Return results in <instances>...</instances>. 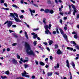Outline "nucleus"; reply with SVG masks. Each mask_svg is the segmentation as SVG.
Segmentation results:
<instances>
[{"mask_svg":"<svg viewBox=\"0 0 79 79\" xmlns=\"http://www.w3.org/2000/svg\"><path fill=\"white\" fill-rule=\"evenodd\" d=\"M74 11L73 12V15H75L76 13H77V10H73Z\"/></svg>","mask_w":79,"mask_h":79,"instance_id":"aec40b11","label":"nucleus"},{"mask_svg":"<svg viewBox=\"0 0 79 79\" xmlns=\"http://www.w3.org/2000/svg\"><path fill=\"white\" fill-rule=\"evenodd\" d=\"M1 78H2L3 79H5L6 78V76H5L4 77H3V76H1Z\"/></svg>","mask_w":79,"mask_h":79,"instance_id":"f704fd0d","label":"nucleus"},{"mask_svg":"<svg viewBox=\"0 0 79 79\" xmlns=\"http://www.w3.org/2000/svg\"><path fill=\"white\" fill-rule=\"evenodd\" d=\"M40 11H44V9H41Z\"/></svg>","mask_w":79,"mask_h":79,"instance_id":"bf43d9fd","label":"nucleus"},{"mask_svg":"<svg viewBox=\"0 0 79 79\" xmlns=\"http://www.w3.org/2000/svg\"><path fill=\"white\" fill-rule=\"evenodd\" d=\"M25 46L26 48H27L26 52L29 55H32V56H35V53L32 50H31V48L30 45L27 42H25Z\"/></svg>","mask_w":79,"mask_h":79,"instance_id":"f257e3e1","label":"nucleus"},{"mask_svg":"<svg viewBox=\"0 0 79 79\" xmlns=\"http://www.w3.org/2000/svg\"><path fill=\"white\" fill-rule=\"evenodd\" d=\"M17 56L18 59H20V56L18 55V54H17Z\"/></svg>","mask_w":79,"mask_h":79,"instance_id":"72a5a7b5","label":"nucleus"},{"mask_svg":"<svg viewBox=\"0 0 79 79\" xmlns=\"http://www.w3.org/2000/svg\"><path fill=\"white\" fill-rule=\"evenodd\" d=\"M7 23V26L8 27H11V26L13 24L12 22L11 21H7L4 23V24H6Z\"/></svg>","mask_w":79,"mask_h":79,"instance_id":"20e7f679","label":"nucleus"},{"mask_svg":"<svg viewBox=\"0 0 79 79\" xmlns=\"http://www.w3.org/2000/svg\"><path fill=\"white\" fill-rule=\"evenodd\" d=\"M48 42H49V45H52V44L53 43V41L51 40H49L48 41Z\"/></svg>","mask_w":79,"mask_h":79,"instance_id":"4468645a","label":"nucleus"},{"mask_svg":"<svg viewBox=\"0 0 79 79\" xmlns=\"http://www.w3.org/2000/svg\"><path fill=\"white\" fill-rule=\"evenodd\" d=\"M47 49L48 50V51H49V52H50V48H47Z\"/></svg>","mask_w":79,"mask_h":79,"instance_id":"69168bd1","label":"nucleus"},{"mask_svg":"<svg viewBox=\"0 0 79 79\" xmlns=\"http://www.w3.org/2000/svg\"><path fill=\"white\" fill-rule=\"evenodd\" d=\"M67 50H70L71 51L73 50V48H70V47H67Z\"/></svg>","mask_w":79,"mask_h":79,"instance_id":"b1692460","label":"nucleus"},{"mask_svg":"<svg viewBox=\"0 0 79 79\" xmlns=\"http://www.w3.org/2000/svg\"><path fill=\"white\" fill-rule=\"evenodd\" d=\"M1 3H3L4 2V0H1Z\"/></svg>","mask_w":79,"mask_h":79,"instance_id":"ea45409f","label":"nucleus"},{"mask_svg":"<svg viewBox=\"0 0 79 79\" xmlns=\"http://www.w3.org/2000/svg\"><path fill=\"white\" fill-rule=\"evenodd\" d=\"M14 19L15 21L17 22V23H18V22H21V20H20L19 19V18H17L16 17H15L14 18Z\"/></svg>","mask_w":79,"mask_h":79,"instance_id":"0eeeda50","label":"nucleus"},{"mask_svg":"<svg viewBox=\"0 0 79 79\" xmlns=\"http://www.w3.org/2000/svg\"><path fill=\"white\" fill-rule=\"evenodd\" d=\"M31 35H33V38L34 39H36L37 37V39L38 40H40L41 39L39 37H37V34H35V33L34 32L32 33H31Z\"/></svg>","mask_w":79,"mask_h":79,"instance_id":"7ed1b4c3","label":"nucleus"},{"mask_svg":"<svg viewBox=\"0 0 79 79\" xmlns=\"http://www.w3.org/2000/svg\"><path fill=\"white\" fill-rule=\"evenodd\" d=\"M50 60H53V57H52V56H50Z\"/></svg>","mask_w":79,"mask_h":79,"instance_id":"4c0bfd02","label":"nucleus"},{"mask_svg":"<svg viewBox=\"0 0 79 79\" xmlns=\"http://www.w3.org/2000/svg\"><path fill=\"white\" fill-rule=\"evenodd\" d=\"M6 50V49L5 48H4L2 50V52H5Z\"/></svg>","mask_w":79,"mask_h":79,"instance_id":"338daca9","label":"nucleus"},{"mask_svg":"<svg viewBox=\"0 0 79 79\" xmlns=\"http://www.w3.org/2000/svg\"><path fill=\"white\" fill-rule=\"evenodd\" d=\"M49 12L51 14H53V13H54V11H53V10H49Z\"/></svg>","mask_w":79,"mask_h":79,"instance_id":"6ab92c4d","label":"nucleus"},{"mask_svg":"<svg viewBox=\"0 0 79 79\" xmlns=\"http://www.w3.org/2000/svg\"><path fill=\"white\" fill-rule=\"evenodd\" d=\"M17 45V43H13V44H12V45L13 46H15V45Z\"/></svg>","mask_w":79,"mask_h":79,"instance_id":"c03bdc74","label":"nucleus"},{"mask_svg":"<svg viewBox=\"0 0 79 79\" xmlns=\"http://www.w3.org/2000/svg\"><path fill=\"white\" fill-rule=\"evenodd\" d=\"M12 27H16V25H12Z\"/></svg>","mask_w":79,"mask_h":79,"instance_id":"58836bf2","label":"nucleus"},{"mask_svg":"<svg viewBox=\"0 0 79 79\" xmlns=\"http://www.w3.org/2000/svg\"><path fill=\"white\" fill-rule=\"evenodd\" d=\"M15 15L16 16V18H18V15L16 13H14V14L12 13H10V15H9V17L10 16V17H12V18H15Z\"/></svg>","mask_w":79,"mask_h":79,"instance_id":"f03ea898","label":"nucleus"},{"mask_svg":"<svg viewBox=\"0 0 79 79\" xmlns=\"http://www.w3.org/2000/svg\"><path fill=\"white\" fill-rule=\"evenodd\" d=\"M5 73L7 75H8L10 74V72H9L8 71H7L5 72Z\"/></svg>","mask_w":79,"mask_h":79,"instance_id":"2f4dec72","label":"nucleus"},{"mask_svg":"<svg viewBox=\"0 0 79 79\" xmlns=\"http://www.w3.org/2000/svg\"><path fill=\"white\" fill-rule=\"evenodd\" d=\"M7 52H10V48H7Z\"/></svg>","mask_w":79,"mask_h":79,"instance_id":"864d4df0","label":"nucleus"},{"mask_svg":"<svg viewBox=\"0 0 79 79\" xmlns=\"http://www.w3.org/2000/svg\"><path fill=\"white\" fill-rule=\"evenodd\" d=\"M46 18H43V23H44V24H46Z\"/></svg>","mask_w":79,"mask_h":79,"instance_id":"393cba45","label":"nucleus"},{"mask_svg":"<svg viewBox=\"0 0 79 79\" xmlns=\"http://www.w3.org/2000/svg\"><path fill=\"white\" fill-rule=\"evenodd\" d=\"M45 67V68H48V67H49V66H48V65H46Z\"/></svg>","mask_w":79,"mask_h":79,"instance_id":"13d9d810","label":"nucleus"},{"mask_svg":"<svg viewBox=\"0 0 79 79\" xmlns=\"http://www.w3.org/2000/svg\"><path fill=\"white\" fill-rule=\"evenodd\" d=\"M21 3H24V1L23 0H21Z\"/></svg>","mask_w":79,"mask_h":79,"instance_id":"e2e57ef3","label":"nucleus"},{"mask_svg":"<svg viewBox=\"0 0 79 79\" xmlns=\"http://www.w3.org/2000/svg\"><path fill=\"white\" fill-rule=\"evenodd\" d=\"M70 1L71 2H73V3H76L75 1H73V0H70Z\"/></svg>","mask_w":79,"mask_h":79,"instance_id":"6e6d98bb","label":"nucleus"},{"mask_svg":"<svg viewBox=\"0 0 79 79\" xmlns=\"http://www.w3.org/2000/svg\"><path fill=\"white\" fill-rule=\"evenodd\" d=\"M39 28H36V29H33V31H37L38 30H39Z\"/></svg>","mask_w":79,"mask_h":79,"instance_id":"e433bc0d","label":"nucleus"},{"mask_svg":"<svg viewBox=\"0 0 79 79\" xmlns=\"http://www.w3.org/2000/svg\"><path fill=\"white\" fill-rule=\"evenodd\" d=\"M66 66L68 68H69V61H68V60H67L66 61Z\"/></svg>","mask_w":79,"mask_h":79,"instance_id":"9b49d317","label":"nucleus"},{"mask_svg":"<svg viewBox=\"0 0 79 79\" xmlns=\"http://www.w3.org/2000/svg\"><path fill=\"white\" fill-rule=\"evenodd\" d=\"M33 44H34V46H35L37 45V41H35L33 42Z\"/></svg>","mask_w":79,"mask_h":79,"instance_id":"c85d7f7f","label":"nucleus"},{"mask_svg":"<svg viewBox=\"0 0 79 79\" xmlns=\"http://www.w3.org/2000/svg\"><path fill=\"white\" fill-rule=\"evenodd\" d=\"M60 66V65L59 64H57V66H55L54 68H59Z\"/></svg>","mask_w":79,"mask_h":79,"instance_id":"a878e982","label":"nucleus"},{"mask_svg":"<svg viewBox=\"0 0 79 79\" xmlns=\"http://www.w3.org/2000/svg\"><path fill=\"white\" fill-rule=\"evenodd\" d=\"M35 63L36 64L38 65L39 64V62L37 60L35 61Z\"/></svg>","mask_w":79,"mask_h":79,"instance_id":"de8ad7c7","label":"nucleus"},{"mask_svg":"<svg viewBox=\"0 0 79 79\" xmlns=\"http://www.w3.org/2000/svg\"><path fill=\"white\" fill-rule=\"evenodd\" d=\"M55 48H57L58 47V46L56 44L55 45Z\"/></svg>","mask_w":79,"mask_h":79,"instance_id":"79ce46f5","label":"nucleus"},{"mask_svg":"<svg viewBox=\"0 0 79 79\" xmlns=\"http://www.w3.org/2000/svg\"><path fill=\"white\" fill-rule=\"evenodd\" d=\"M57 53L58 55H60L61 54H62V53H63L62 52H61L60 50H58L57 51Z\"/></svg>","mask_w":79,"mask_h":79,"instance_id":"ddd939ff","label":"nucleus"},{"mask_svg":"<svg viewBox=\"0 0 79 79\" xmlns=\"http://www.w3.org/2000/svg\"><path fill=\"white\" fill-rule=\"evenodd\" d=\"M26 26H27V27H28V28H30V27H29V25H28V24H27L26 25Z\"/></svg>","mask_w":79,"mask_h":79,"instance_id":"4d7b16f0","label":"nucleus"},{"mask_svg":"<svg viewBox=\"0 0 79 79\" xmlns=\"http://www.w3.org/2000/svg\"><path fill=\"white\" fill-rule=\"evenodd\" d=\"M43 44H44V45H47V43L46 42H44Z\"/></svg>","mask_w":79,"mask_h":79,"instance_id":"052dcab7","label":"nucleus"},{"mask_svg":"<svg viewBox=\"0 0 79 79\" xmlns=\"http://www.w3.org/2000/svg\"><path fill=\"white\" fill-rule=\"evenodd\" d=\"M53 34H56V32L55 31H53Z\"/></svg>","mask_w":79,"mask_h":79,"instance_id":"09e8293b","label":"nucleus"},{"mask_svg":"<svg viewBox=\"0 0 79 79\" xmlns=\"http://www.w3.org/2000/svg\"><path fill=\"white\" fill-rule=\"evenodd\" d=\"M75 47L76 48H77V49L78 50L79 49V46H75Z\"/></svg>","mask_w":79,"mask_h":79,"instance_id":"c9c22d12","label":"nucleus"},{"mask_svg":"<svg viewBox=\"0 0 79 79\" xmlns=\"http://www.w3.org/2000/svg\"><path fill=\"white\" fill-rule=\"evenodd\" d=\"M71 44H74V45H76V42L74 41H71Z\"/></svg>","mask_w":79,"mask_h":79,"instance_id":"c756f323","label":"nucleus"},{"mask_svg":"<svg viewBox=\"0 0 79 79\" xmlns=\"http://www.w3.org/2000/svg\"><path fill=\"white\" fill-rule=\"evenodd\" d=\"M54 74H56V75H59V73L57 72H56L54 73Z\"/></svg>","mask_w":79,"mask_h":79,"instance_id":"49530a36","label":"nucleus"},{"mask_svg":"<svg viewBox=\"0 0 79 79\" xmlns=\"http://www.w3.org/2000/svg\"><path fill=\"white\" fill-rule=\"evenodd\" d=\"M45 32L46 34H48V33H49L50 34H52V33L50 32L48 30H46V31H45Z\"/></svg>","mask_w":79,"mask_h":79,"instance_id":"f8f14e48","label":"nucleus"},{"mask_svg":"<svg viewBox=\"0 0 79 79\" xmlns=\"http://www.w3.org/2000/svg\"><path fill=\"white\" fill-rule=\"evenodd\" d=\"M50 10L48 9H46L44 10V13H49Z\"/></svg>","mask_w":79,"mask_h":79,"instance_id":"dca6fc26","label":"nucleus"},{"mask_svg":"<svg viewBox=\"0 0 79 79\" xmlns=\"http://www.w3.org/2000/svg\"><path fill=\"white\" fill-rule=\"evenodd\" d=\"M12 61L13 63H14V64H16L18 63V62L15 59H13L12 60Z\"/></svg>","mask_w":79,"mask_h":79,"instance_id":"9d476101","label":"nucleus"},{"mask_svg":"<svg viewBox=\"0 0 79 79\" xmlns=\"http://www.w3.org/2000/svg\"><path fill=\"white\" fill-rule=\"evenodd\" d=\"M35 76L34 75H33L31 76V79H35Z\"/></svg>","mask_w":79,"mask_h":79,"instance_id":"473e14b6","label":"nucleus"},{"mask_svg":"<svg viewBox=\"0 0 79 79\" xmlns=\"http://www.w3.org/2000/svg\"><path fill=\"white\" fill-rule=\"evenodd\" d=\"M9 32L10 33H11V32H13V31L11 30H9Z\"/></svg>","mask_w":79,"mask_h":79,"instance_id":"5fc2aeb1","label":"nucleus"},{"mask_svg":"<svg viewBox=\"0 0 79 79\" xmlns=\"http://www.w3.org/2000/svg\"><path fill=\"white\" fill-rule=\"evenodd\" d=\"M48 3L50 4L51 3V1L50 0H48Z\"/></svg>","mask_w":79,"mask_h":79,"instance_id":"8fccbe9b","label":"nucleus"},{"mask_svg":"<svg viewBox=\"0 0 79 79\" xmlns=\"http://www.w3.org/2000/svg\"><path fill=\"white\" fill-rule=\"evenodd\" d=\"M69 10H70V11H71V5H69Z\"/></svg>","mask_w":79,"mask_h":79,"instance_id":"3c124183","label":"nucleus"},{"mask_svg":"<svg viewBox=\"0 0 79 79\" xmlns=\"http://www.w3.org/2000/svg\"><path fill=\"white\" fill-rule=\"evenodd\" d=\"M24 66L25 67V68H26V69L28 67V66H29L28 65V64H24Z\"/></svg>","mask_w":79,"mask_h":79,"instance_id":"bb28decb","label":"nucleus"},{"mask_svg":"<svg viewBox=\"0 0 79 79\" xmlns=\"http://www.w3.org/2000/svg\"><path fill=\"white\" fill-rule=\"evenodd\" d=\"M20 60L23 63H26V62H28V61H29V60H23V58H21Z\"/></svg>","mask_w":79,"mask_h":79,"instance_id":"1a4fd4ad","label":"nucleus"},{"mask_svg":"<svg viewBox=\"0 0 79 79\" xmlns=\"http://www.w3.org/2000/svg\"><path fill=\"white\" fill-rule=\"evenodd\" d=\"M24 34L27 39H29V38L28 37V36L27 35V32H26V31H25Z\"/></svg>","mask_w":79,"mask_h":79,"instance_id":"f3484780","label":"nucleus"},{"mask_svg":"<svg viewBox=\"0 0 79 79\" xmlns=\"http://www.w3.org/2000/svg\"><path fill=\"white\" fill-rule=\"evenodd\" d=\"M29 10L31 12V16H34V15H33V13H35V10H32L31 9H29Z\"/></svg>","mask_w":79,"mask_h":79,"instance_id":"6e6552de","label":"nucleus"},{"mask_svg":"<svg viewBox=\"0 0 79 79\" xmlns=\"http://www.w3.org/2000/svg\"><path fill=\"white\" fill-rule=\"evenodd\" d=\"M4 5L5 6H6V7H8V6L7 5V4H6V3H5L4 4Z\"/></svg>","mask_w":79,"mask_h":79,"instance_id":"a18cd8bd","label":"nucleus"},{"mask_svg":"<svg viewBox=\"0 0 79 79\" xmlns=\"http://www.w3.org/2000/svg\"><path fill=\"white\" fill-rule=\"evenodd\" d=\"M21 12H22V13H24V12H25V11H24V10H21Z\"/></svg>","mask_w":79,"mask_h":79,"instance_id":"603ef678","label":"nucleus"},{"mask_svg":"<svg viewBox=\"0 0 79 79\" xmlns=\"http://www.w3.org/2000/svg\"><path fill=\"white\" fill-rule=\"evenodd\" d=\"M19 17L21 18V19H23L24 18V16L23 15H21L19 16Z\"/></svg>","mask_w":79,"mask_h":79,"instance_id":"7c9ffc66","label":"nucleus"},{"mask_svg":"<svg viewBox=\"0 0 79 79\" xmlns=\"http://www.w3.org/2000/svg\"><path fill=\"white\" fill-rule=\"evenodd\" d=\"M71 6L72 8H73V10H76V7H75V6H74V5L72 4Z\"/></svg>","mask_w":79,"mask_h":79,"instance_id":"a211bd4d","label":"nucleus"},{"mask_svg":"<svg viewBox=\"0 0 79 79\" xmlns=\"http://www.w3.org/2000/svg\"><path fill=\"white\" fill-rule=\"evenodd\" d=\"M59 30L60 31V33L62 34V35H63V34H64V32L63 31V30L61 28H59Z\"/></svg>","mask_w":79,"mask_h":79,"instance_id":"2eb2a0df","label":"nucleus"},{"mask_svg":"<svg viewBox=\"0 0 79 79\" xmlns=\"http://www.w3.org/2000/svg\"><path fill=\"white\" fill-rule=\"evenodd\" d=\"M72 64L74 69H75V64L73 62H72Z\"/></svg>","mask_w":79,"mask_h":79,"instance_id":"4be33fe9","label":"nucleus"},{"mask_svg":"<svg viewBox=\"0 0 79 79\" xmlns=\"http://www.w3.org/2000/svg\"><path fill=\"white\" fill-rule=\"evenodd\" d=\"M64 30H66L67 29V27H64Z\"/></svg>","mask_w":79,"mask_h":79,"instance_id":"0e129e2a","label":"nucleus"},{"mask_svg":"<svg viewBox=\"0 0 79 79\" xmlns=\"http://www.w3.org/2000/svg\"><path fill=\"white\" fill-rule=\"evenodd\" d=\"M77 18L78 19L79 18V14H78L77 16Z\"/></svg>","mask_w":79,"mask_h":79,"instance_id":"774afa93","label":"nucleus"},{"mask_svg":"<svg viewBox=\"0 0 79 79\" xmlns=\"http://www.w3.org/2000/svg\"><path fill=\"white\" fill-rule=\"evenodd\" d=\"M52 72L48 73H47L48 76H52Z\"/></svg>","mask_w":79,"mask_h":79,"instance_id":"412c9836","label":"nucleus"},{"mask_svg":"<svg viewBox=\"0 0 79 79\" xmlns=\"http://www.w3.org/2000/svg\"><path fill=\"white\" fill-rule=\"evenodd\" d=\"M74 38L75 39H77V35H75L74 36Z\"/></svg>","mask_w":79,"mask_h":79,"instance_id":"37998d69","label":"nucleus"},{"mask_svg":"<svg viewBox=\"0 0 79 79\" xmlns=\"http://www.w3.org/2000/svg\"><path fill=\"white\" fill-rule=\"evenodd\" d=\"M40 64L41 65H42V66H44V65H45V64L42 62H40Z\"/></svg>","mask_w":79,"mask_h":79,"instance_id":"cd10ccee","label":"nucleus"},{"mask_svg":"<svg viewBox=\"0 0 79 79\" xmlns=\"http://www.w3.org/2000/svg\"><path fill=\"white\" fill-rule=\"evenodd\" d=\"M52 25L51 24H49L48 26L47 25H45L44 26V27L46 30H48V28H49V29H50Z\"/></svg>","mask_w":79,"mask_h":79,"instance_id":"423d86ee","label":"nucleus"},{"mask_svg":"<svg viewBox=\"0 0 79 79\" xmlns=\"http://www.w3.org/2000/svg\"><path fill=\"white\" fill-rule=\"evenodd\" d=\"M56 31L57 34H60V32H59V31H58V29H56Z\"/></svg>","mask_w":79,"mask_h":79,"instance_id":"a19ab883","label":"nucleus"},{"mask_svg":"<svg viewBox=\"0 0 79 79\" xmlns=\"http://www.w3.org/2000/svg\"><path fill=\"white\" fill-rule=\"evenodd\" d=\"M28 73H26V71H24V72L22 73V76L23 77H30V76L29 75H27Z\"/></svg>","mask_w":79,"mask_h":79,"instance_id":"39448f33","label":"nucleus"},{"mask_svg":"<svg viewBox=\"0 0 79 79\" xmlns=\"http://www.w3.org/2000/svg\"><path fill=\"white\" fill-rule=\"evenodd\" d=\"M33 5H34V6H36V7H38V6H37V5H36L35 4H33Z\"/></svg>","mask_w":79,"mask_h":79,"instance_id":"680f3d73","label":"nucleus"},{"mask_svg":"<svg viewBox=\"0 0 79 79\" xmlns=\"http://www.w3.org/2000/svg\"><path fill=\"white\" fill-rule=\"evenodd\" d=\"M64 38H65V39H67V36H66V35L65 34H64L62 35Z\"/></svg>","mask_w":79,"mask_h":79,"instance_id":"5701e85b","label":"nucleus"}]
</instances>
